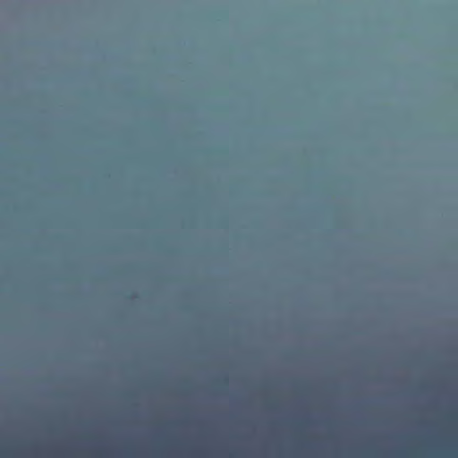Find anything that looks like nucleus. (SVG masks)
Returning <instances> with one entry per match:
<instances>
[{
  "instance_id": "obj_1",
  "label": "nucleus",
  "mask_w": 458,
  "mask_h": 458,
  "mask_svg": "<svg viewBox=\"0 0 458 458\" xmlns=\"http://www.w3.org/2000/svg\"><path fill=\"white\" fill-rule=\"evenodd\" d=\"M344 436L342 437V434L340 435V441L338 440V446H337V458H344Z\"/></svg>"
},
{
  "instance_id": "obj_3",
  "label": "nucleus",
  "mask_w": 458,
  "mask_h": 458,
  "mask_svg": "<svg viewBox=\"0 0 458 458\" xmlns=\"http://www.w3.org/2000/svg\"><path fill=\"white\" fill-rule=\"evenodd\" d=\"M341 424H344V420H341V417H338V437L340 438L341 435Z\"/></svg>"
},
{
  "instance_id": "obj_2",
  "label": "nucleus",
  "mask_w": 458,
  "mask_h": 458,
  "mask_svg": "<svg viewBox=\"0 0 458 458\" xmlns=\"http://www.w3.org/2000/svg\"><path fill=\"white\" fill-rule=\"evenodd\" d=\"M341 424H344V420H341V417H338V437L340 438L341 435Z\"/></svg>"
}]
</instances>
